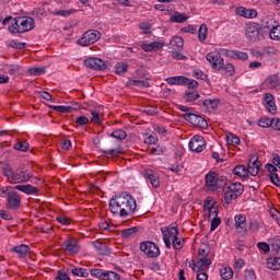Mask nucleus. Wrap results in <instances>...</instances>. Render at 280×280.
<instances>
[{
    "label": "nucleus",
    "mask_w": 280,
    "mask_h": 280,
    "mask_svg": "<svg viewBox=\"0 0 280 280\" xmlns=\"http://www.w3.org/2000/svg\"><path fill=\"white\" fill-rule=\"evenodd\" d=\"M136 209L137 200L127 192H121L109 200V210L113 215L128 218L130 213H135Z\"/></svg>",
    "instance_id": "obj_1"
},
{
    "label": "nucleus",
    "mask_w": 280,
    "mask_h": 280,
    "mask_svg": "<svg viewBox=\"0 0 280 280\" xmlns=\"http://www.w3.org/2000/svg\"><path fill=\"white\" fill-rule=\"evenodd\" d=\"M3 176L8 179L9 183L14 184H23L30 183L32 178H34V172L31 168L19 167L15 171L12 170V166L5 165L3 167Z\"/></svg>",
    "instance_id": "obj_2"
},
{
    "label": "nucleus",
    "mask_w": 280,
    "mask_h": 280,
    "mask_svg": "<svg viewBox=\"0 0 280 280\" xmlns=\"http://www.w3.org/2000/svg\"><path fill=\"white\" fill-rule=\"evenodd\" d=\"M228 178L224 175H220L217 172L210 171L206 175V188L208 191H213L214 194H220L224 191L226 187Z\"/></svg>",
    "instance_id": "obj_3"
},
{
    "label": "nucleus",
    "mask_w": 280,
    "mask_h": 280,
    "mask_svg": "<svg viewBox=\"0 0 280 280\" xmlns=\"http://www.w3.org/2000/svg\"><path fill=\"white\" fill-rule=\"evenodd\" d=\"M34 27V19L31 16H18L14 18L13 22H11L9 32H11V34H25V32H31Z\"/></svg>",
    "instance_id": "obj_4"
},
{
    "label": "nucleus",
    "mask_w": 280,
    "mask_h": 280,
    "mask_svg": "<svg viewBox=\"0 0 280 280\" xmlns=\"http://www.w3.org/2000/svg\"><path fill=\"white\" fill-rule=\"evenodd\" d=\"M244 194V185L242 183H232L228 188L225 189V192L223 195V202L225 205H231L233 200H237L240 196Z\"/></svg>",
    "instance_id": "obj_5"
},
{
    "label": "nucleus",
    "mask_w": 280,
    "mask_h": 280,
    "mask_svg": "<svg viewBox=\"0 0 280 280\" xmlns=\"http://www.w3.org/2000/svg\"><path fill=\"white\" fill-rule=\"evenodd\" d=\"M211 266V258H209V246L202 245L198 252V261L194 264L195 268L199 270H207Z\"/></svg>",
    "instance_id": "obj_6"
},
{
    "label": "nucleus",
    "mask_w": 280,
    "mask_h": 280,
    "mask_svg": "<svg viewBox=\"0 0 280 280\" xmlns=\"http://www.w3.org/2000/svg\"><path fill=\"white\" fill-rule=\"evenodd\" d=\"M102 38V33L97 30H91L85 33L78 39V45L80 47H89L90 45H95Z\"/></svg>",
    "instance_id": "obj_7"
},
{
    "label": "nucleus",
    "mask_w": 280,
    "mask_h": 280,
    "mask_svg": "<svg viewBox=\"0 0 280 280\" xmlns=\"http://www.w3.org/2000/svg\"><path fill=\"white\" fill-rule=\"evenodd\" d=\"M245 36L250 43H259V40L264 38L261 26L257 23H248L245 27Z\"/></svg>",
    "instance_id": "obj_8"
},
{
    "label": "nucleus",
    "mask_w": 280,
    "mask_h": 280,
    "mask_svg": "<svg viewBox=\"0 0 280 280\" xmlns=\"http://www.w3.org/2000/svg\"><path fill=\"white\" fill-rule=\"evenodd\" d=\"M140 250L147 255L150 259L159 257L161 255V249L154 244V242L145 241L140 243Z\"/></svg>",
    "instance_id": "obj_9"
},
{
    "label": "nucleus",
    "mask_w": 280,
    "mask_h": 280,
    "mask_svg": "<svg viewBox=\"0 0 280 280\" xmlns=\"http://www.w3.org/2000/svg\"><path fill=\"white\" fill-rule=\"evenodd\" d=\"M206 60H208L214 71H222L224 69V58H222L220 49L218 52H209L206 56Z\"/></svg>",
    "instance_id": "obj_10"
},
{
    "label": "nucleus",
    "mask_w": 280,
    "mask_h": 280,
    "mask_svg": "<svg viewBox=\"0 0 280 280\" xmlns=\"http://www.w3.org/2000/svg\"><path fill=\"white\" fill-rule=\"evenodd\" d=\"M161 232L166 248H172V242L178 237V229L174 226L162 228Z\"/></svg>",
    "instance_id": "obj_11"
},
{
    "label": "nucleus",
    "mask_w": 280,
    "mask_h": 280,
    "mask_svg": "<svg viewBox=\"0 0 280 280\" xmlns=\"http://www.w3.org/2000/svg\"><path fill=\"white\" fill-rule=\"evenodd\" d=\"M84 65L88 67V69H93L94 71H105V69L108 67L106 61L95 57L85 59Z\"/></svg>",
    "instance_id": "obj_12"
},
{
    "label": "nucleus",
    "mask_w": 280,
    "mask_h": 280,
    "mask_svg": "<svg viewBox=\"0 0 280 280\" xmlns=\"http://www.w3.org/2000/svg\"><path fill=\"white\" fill-rule=\"evenodd\" d=\"M265 27L269 30V38L271 40L280 42V24L275 20L266 22Z\"/></svg>",
    "instance_id": "obj_13"
},
{
    "label": "nucleus",
    "mask_w": 280,
    "mask_h": 280,
    "mask_svg": "<svg viewBox=\"0 0 280 280\" xmlns=\"http://www.w3.org/2000/svg\"><path fill=\"white\" fill-rule=\"evenodd\" d=\"M7 209H11L12 211H16V209H21V195L16 191H12L8 194L7 198Z\"/></svg>",
    "instance_id": "obj_14"
},
{
    "label": "nucleus",
    "mask_w": 280,
    "mask_h": 280,
    "mask_svg": "<svg viewBox=\"0 0 280 280\" xmlns=\"http://www.w3.org/2000/svg\"><path fill=\"white\" fill-rule=\"evenodd\" d=\"M144 178L155 189H159V187H161V177H160V175L156 171H153L151 168L145 170L144 171Z\"/></svg>",
    "instance_id": "obj_15"
},
{
    "label": "nucleus",
    "mask_w": 280,
    "mask_h": 280,
    "mask_svg": "<svg viewBox=\"0 0 280 280\" xmlns=\"http://www.w3.org/2000/svg\"><path fill=\"white\" fill-rule=\"evenodd\" d=\"M220 54L226 58H233L234 60H248V54L237 50H229L226 48H220Z\"/></svg>",
    "instance_id": "obj_16"
},
{
    "label": "nucleus",
    "mask_w": 280,
    "mask_h": 280,
    "mask_svg": "<svg viewBox=\"0 0 280 280\" xmlns=\"http://www.w3.org/2000/svg\"><path fill=\"white\" fill-rule=\"evenodd\" d=\"M206 145L205 138L201 136H195L189 141V148L192 152L200 153L205 150Z\"/></svg>",
    "instance_id": "obj_17"
},
{
    "label": "nucleus",
    "mask_w": 280,
    "mask_h": 280,
    "mask_svg": "<svg viewBox=\"0 0 280 280\" xmlns=\"http://www.w3.org/2000/svg\"><path fill=\"white\" fill-rule=\"evenodd\" d=\"M62 246L66 253H69V255H78V253H80V245H78V240L73 237L65 241Z\"/></svg>",
    "instance_id": "obj_18"
},
{
    "label": "nucleus",
    "mask_w": 280,
    "mask_h": 280,
    "mask_svg": "<svg viewBox=\"0 0 280 280\" xmlns=\"http://www.w3.org/2000/svg\"><path fill=\"white\" fill-rule=\"evenodd\" d=\"M218 106H220V100L218 98H208L201 102V109H203L205 113H215Z\"/></svg>",
    "instance_id": "obj_19"
},
{
    "label": "nucleus",
    "mask_w": 280,
    "mask_h": 280,
    "mask_svg": "<svg viewBox=\"0 0 280 280\" xmlns=\"http://www.w3.org/2000/svg\"><path fill=\"white\" fill-rule=\"evenodd\" d=\"M264 84L270 91H280V77L271 74L265 80Z\"/></svg>",
    "instance_id": "obj_20"
},
{
    "label": "nucleus",
    "mask_w": 280,
    "mask_h": 280,
    "mask_svg": "<svg viewBox=\"0 0 280 280\" xmlns=\"http://www.w3.org/2000/svg\"><path fill=\"white\" fill-rule=\"evenodd\" d=\"M185 119L186 121H190L192 126H197L198 128H207V120L200 115L187 114Z\"/></svg>",
    "instance_id": "obj_21"
},
{
    "label": "nucleus",
    "mask_w": 280,
    "mask_h": 280,
    "mask_svg": "<svg viewBox=\"0 0 280 280\" xmlns=\"http://www.w3.org/2000/svg\"><path fill=\"white\" fill-rule=\"evenodd\" d=\"M165 43L163 42H143L140 47L142 50L150 52V51H159V49H163Z\"/></svg>",
    "instance_id": "obj_22"
},
{
    "label": "nucleus",
    "mask_w": 280,
    "mask_h": 280,
    "mask_svg": "<svg viewBox=\"0 0 280 280\" xmlns=\"http://www.w3.org/2000/svg\"><path fill=\"white\" fill-rule=\"evenodd\" d=\"M264 104L268 113H271V115H275V113H277V104L275 103V96L272 94L266 93L264 95Z\"/></svg>",
    "instance_id": "obj_23"
},
{
    "label": "nucleus",
    "mask_w": 280,
    "mask_h": 280,
    "mask_svg": "<svg viewBox=\"0 0 280 280\" xmlns=\"http://www.w3.org/2000/svg\"><path fill=\"white\" fill-rule=\"evenodd\" d=\"M235 13L238 16H243V19H257V10L255 9H247L244 7H237L235 9Z\"/></svg>",
    "instance_id": "obj_24"
},
{
    "label": "nucleus",
    "mask_w": 280,
    "mask_h": 280,
    "mask_svg": "<svg viewBox=\"0 0 280 280\" xmlns=\"http://www.w3.org/2000/svg\"><path fill=\"white\" fill-rule=\"evenodd\" d=\"M234 226L237 233H247L246 230V214H236L234 217Z\"/></svg>",
    "instance_id": "obj_25"
},
{
    "label": "nucleus",
    "mask_w": 280,
    "mask_h": 280,
    "mask_svg": "<svg viewBox=\"0 0 280 280\" xmlns=\"http://www.w3.org/2000/svg\"><path fill=\"white\" fill-rule=\"evenodd\" d=\"M13 189H16L18 191H22V194H26V196H36V194H38V188L30 184L16 185L13 187Z\"/></svg>",
    "instance_id": "obj_26"
},
{
    "label": "nucleus",
    "mask_w": 280,
    "mask_h": 280,
    "mask_svg": "<svg viewBox=\"0 0 280 280\" xmlns=\"http://www.w3.org/2000/svg\"><path fill=\"white\" fill-rule=\"evenodd\" d=\"M165 82L171 84V86H185V82H187V77L176 75V77H168L165 79Z\"/></svg>",
    "instance_id": "obj_27"
},
{
    "label": "nucleus",
    "mask_w": 280,
    "mask_h": 280,
    "mask_svg": "<svg viewBox=\"0 0 280 280\" xmlns=\"http://www.w3.org/2000/svg\"><path fill=\"white\" fill-rule=\"evenodd\" d=\"M246 171L247 176H257V174H259V161L249 162Z\"/></svg>",
    "instance_id": "obj_28"
},
{
    "label": "nucleus",
    "mask_w": 280,
    "mask_h": 280,
    "mask_svg": "<svg viewBox=\"0 0 280 280\" xmlns=\"http://www.w3.org/2000/svg\"><path fill=\"white\" fill-rule=\"evenodd\" d=\"M12 253L19 255L23 259L30 253V246L22 244L12 248Z\"/></svg>",
    "instance_id": "obj_29"
},
{
    "label": "nucleus",
    "mask_w": 280,
    "mask_h": 280,
    "mask_svg": "<svg viewBox=\"0 0 280 280\" xmlns=\"http://www.w3.org/2000/svg\"><path fill=\"white\" fill-rule=\"evenodd\" d=\"M233 174L235 176H238L243 180H246V178H248V172L246 171V166L245 165H237V166H235L234 170H233Z\"/></svg>",
    "instance_id": "obj_30"
},
{
    "label": "nucleus",
    "mask_w": 280,
    "mask_h": 280,
    "mask_svg": "<svg viewBox=\"0 0 280 280\" xmlns=\"http://www.w3.org/2000/svg\"><path fill=\"white\" fill-rule=\"evenodd\" d=\"M78 9H68V10H58L54 11L52 14L55 16H62L63 19H68V16H73V14H77Z\"/></svg>",
    "instance_id": "obj_31"
},
{
    "label": "nucleus",
    "mask_w": 280,
    "mask_h": 280,
    "mask_svg": "<svg viewBox=\"0 0 280 280\" xmlns=\"http://www.w3.org/2000/svg\"><path fill=\"white\" fill-rule=\"evenodd\" d=\"M95 250L98 253V255H108L110 253V249H108V246L102 242H94L93 244Z\"/></svg>",
    "instance_id": "obj_32"
},
{
    "label": "nucleus",
    "mask_w": 280,
    "mask_h": 280,
    "mask_svg": "<svg viewBox=\"0 0 280 280\" xmlns=\"http://www.w3.org/2000/svg\"><path fill=\"white\" fill-rule=\"evenodd\" d=\"M267 268H269V270H280V257L267 259Z\"/></svg>",
    "instance_id": "obj_33"
},
{
    "label": "nucleus",
    "mask_w": 280,
    "mask_h": 280,
    "mask_svg": "<svg viewBox=\"0 0 280 280\" xmlns=\"http://www.w3.org/2000/svg\"><path fill=\"white\" fill-rule=\"evenodd\" d=\"M171 47L173 49H183L184 45H185V40L183 39V37L180 36H174L172 39H171V43H170Z\"/></svg>",
    "instance_id": "obj_34"
},
{
    "label": "nucleus",
    "mask_w": 280,
    "mask_h": 280,
    "mask_svg": "<svg viewBox=\"0 0 280 280\" xmlns=\"http://www.w3.org/2000/svg\"><path fill=\"white\" fill-rule=\"evenodd\" d=\"M220 277L224 280L233 279V269L231 267H221Z\"/></svg>",
    "instance_id": "obj_35"
},
{
    "label": "nucleus",
    "mask_w": 280,
    "mask_h": 280,
    "mask_svg": "<svg viewBox=\"0 0 280 280\" xmlns=\"http://www.w3.org/2000/svg\"><path fill=\"white\" fill-rule=\"evenodd\" d=\"M189 16L185 13H178L176 12L174 15L171 16V23H185Z\"/></svg>",
    "instance_id": "obj_36"
},
{
    "label": "nucleus",
    "mask_w": 280,
    "mask_h": 280,
    "mask_svg": "<svg viewBox=\"0 0 280 280\" xmlns=\"http://www.w3.org/2000/svg\"><path fill=\"white\" fill-rule=\"evenodd\" d=\"M226 142L228 145H240V137H237L236 135L229 132L226 133Z\"/></svg>",
    "instance_id": "obj_37"
},
{
    "label": "nucleus",
    "mask_w": 280,
    "mask_h": 280,
    "mask_svg": "<svg viewBox=\"0 0 280 280\" xmlns=\"http://www.w3.org/2000/svg\"><path fill=\"white\" fill-rule=\"evenodd\" d=\"M71 273L74 277H81L83 279H86V277H89V270H86L84 268H72Z\"/></svg>",
    "instance_id": "obj_38"
},
{
    "label": "nucleus",
    "mask_w": 280,
    "mask_h": 280,
    "mask_svg": "<svg viewBox=\"0 0 280 280\" xmlns=\"http://www.w3.org/2000/svg\"><path fill=\"white\" fill-rule=\"evenodd\" d=\"M208 28L206 24H201L198 31V38L200 43H205L207 40V34H208Z\"/></svg>",
    "instance_id": "obj_39"
},
{
    "label": "nucleus",
    "mask_w": 280,
    "mask_h": 280,
    "mask_svg": "<svg viewBox=\"0 0 280 280\" xmlns=\"http://www.w3.org/2000/svg\"><path fill=\"white\" fill-rule=\"evenodd\" d=\"M91 277H95L96 279L100 280H105L106 279V270L104 269H92L90 271Z\"/></svg>",
    "instance_id": "obj_40"
},
{
    "label": "nucleus",
    "mask_w": 280,
    "mask_h": 280,
    "mask_svg": "<svg viewBox=\"0 0 280 280\" xmlns=\"http://www.w3.org/2000/svg\"><path fill=\"white\" fill-rule=\"evenodd\" d=\"M200 97V94L196 91L186 92L184 95L185 102H196Z\"/></svg>",
    "instance_id": "obj_41"
},
{
    "label": "nucleus",
    "mask_w": 280,
    "mask_h": 280,
    "mask_svg": "<svg viewBox=\"0 0 280 280\" xmlns=\"http://www.w3.org/2000/svg\"><path fill=\"white\" fill-rule=\"evenodd\" d=\"M14 150H18V152H27V150H30V143L25 141H18L14 144Z\"/></svg>",
    "instance_id": "obj_42"
},
{
    "label": "nucleus",
    "mask_w": 280,
    "mask_h": 280,
    "mask_svg": "<svg viewBox=\"0 0 280 280\" xmlns=\"http://www.w3.org/2000/svg\"><path fill=\"white\" fill-rule=\"evenodd\" d=\"M110 137H113L114 139H118L119 141L126 139V137H128V135H126V131H124V129H116L110 133Z\"/></svg>",
    "instance_id": "obj_43"
},
{
    "label": "nucleus",
    "mask_w": 280,
    "mask_h": 280,
    "mask_svg": "<svg viewBox=\"0 0 280 280\" xmlns=\"http://www.w3.org/2000/svg\"><path fill=\"white\" fill-rule=\"evenodd\" d=\"M5 71L10 73V75H14L21 71V66L19 65H5L4 66Z\"/></svg>",
    "instance_id": "obj_44"
},
{
    "label": "nucleus",
    "mask_w": 280,
    "mask_h": 280,
    "mask_svg": "<svg viewBox=\"0 0 280 280\" xmlns=\"http://www.w3.org/2000/svg\"><path fill=\"white\" fill-rule=\"evenodd\" d=\"M115 72L117 75H122V73H126L128 71V63L126 62H118L115 67Z\"/></svg>",
    "instance_id": "obj_45"
},
{
    "label": "nucleus",
    "mask_w": 280,
    "mask_h": 280,
    "mask_svg": "<svg viewBox=\"0 0 280 280\" xmlns=\"http://www.w3.org/2000/svg\"><path fill=\"white\" fill-rule=\"evenodd\" d=\"M158 142H159V138L156 137L155 133L145 135L144 143H148L149 145H156Z\"/></svg>",
    "instance_id": "obj_46"
},
{
    "label": "nucleus",
    "mask_w": 280,
    "mask_h": 280,
    "mask_svg": "<svg viewBox=\"0 0 280 280\" xmlns=\"http://www.w3.org/2000/svg\"><path fill=\"white\" fill-rule=\"evenodd\" d=\"M259 229H261V223H259V221L252 219L249 221V231L252 233H258Z\"/></svg>",
    "instance_id": "obj_47"
},
{
    "label": "nucleus",
    "mask_w": 280,
    "mask_h": 280,
    "mask_svg": "<svg viewBox=\"0 0 280 280\" xmlns=\"http://www.w3.org/2000/svg\"><path fill=\"white\" fill-rule=\"evenodd\" d=\"M258 126L260 128H271V126H272V118H260L258 120Z\"/></svg>",
    "instance_id": "obj_48"
},
{
    "label": "nucleus",
    "mask_w": 280,
    "mask_h": 280,
    "mask_svg": "<svg viewBox=\"0 0 280 280\" xmlns=\"http://www.w3.org/2000/svg\"><path fill=\"white\" fill-rule=\"evenodd\" d=\"M121 152H124V150L121 148H117V149L106 150L104 151V154L105 156H119Z\"/></svg>",
    "instance_id": "obj_49"
},
{
    "label": "nucleus",
    "mask_w": 280,
    "mask_h": 280,
    "mask_svg": "<svg viewBox=\"0 0 280 280\" xmlns=\"http://www.w3.org/2000/svg\"><path fill=\"white\" fill-rule=\"evenodd\" d=\"M137 231H139V228H137V226L125 229L121 231V235L124 237H131V235H135V233H137Z\"/></svg>",
    "instance_id": "obj_50"
},
{
    "label": "nucleus",
    "mask_w": 280,
    "mask_h": 280,
    "mask_svg": "<svg viewBox=\"0 0 280 280\" xmlns=\"http://www.w3.org/2000/svg\"><path fill=\"white\" fill-rule=\"evenodd\" d=\"M184 86H187V89H198V81L186 78Z\"/></svg>",
    "instance_id": "obj_51"
},
{
    "label": "nucleus",
    "mask_w": 280,
    "mask_h": 280,
    "mask_svg": "<svg viewBox=\"0 0 280 280\" xmlns=\"http://www.w3.org/2000/svg\"><path fill=\"white\" fill-rule=\"evenodd\" d=\"M121 277L114 271H105V280H119Z\"/></svg>",
    "instance_id": "obj_52"
},
{
    "label": "nucleus",
    "mask_w": 280,
    "mask_h": 280,
    "mask_svg": "<svg viewBox=\"0 0 280 280\" xmlns=\"http://www.w3.org/2000/svg\"><path fill=\"white\" fill-rule=\"evenodd\" d=\"M206 215H208V220H211L213 218H218V207L210 208V210L205 211Z\"/></svg>",
    "instance_id": "obj_53"
},
{
    "label": "nucleus",
    "mask_w": 280,
    "mask_h": 280,
    "mask_svg": "<svg viewBox=\"0 0 280 280\" xmlns=\"http://www.w3.org/2000/svg\"><path fill=\"white\" fill-rule=\"evenodd\" d=\"M229 75H235V66L233 63H223V68Z\"/></svg>",
    "instance_id": "obj_54"
},
{
    "label": "nucleus",
    "mask_w": 280,
    "mask_h": 280,
    "mask_svg": "<svg viewBox=\"0 0 280 280\" xmlns=\"http://www.w3.org/2000/svg\"><path fill=\"white\" fill-rule=\"evenodd\" d=\"M192 75L197 79V80H207V74H205V72H202V70L200 69H196L192 71Z\"/></svg>",
    "instance_id": "obj_55"
},
{
    "label": "nucleus",
    "mask_w": 280,
    "mask_h": 280,
    "mask_svg": "<svg viewBox=\"0 0 280 280\" xmlns=\"http://www.w3.org/2000/svg\"><path fill=\"white\" fill-rule=\"evenodd\" d=\"M209 220H211L210 231H215V229H218V226H220V224H222V220H220V218H218V217L209 219Z\"/></svg>",
    "instance_id": "obj_56"
},
{
    "label": "nucleus",
    "mask_w": 280,
    "mask_h": 280,
    "mask_svg": "<svg viewBox=\"0 0 280 280\" xmlns=\"http://www.w3.org/2000/svg\"><path fill=\"white\" fill-rule=\"evenodd\" d=\"M28 72L31 75H43L45 74V68H30Z\"/></svg>",
    "instance_id": "obj_57"
},
{
    "label": "nucleus",
    "mask_w": 280,
    "mask_h": 280,
    "mask_svg": "<svg viewBox=\"0 0 280 280\" xmlns=\"http://www.w3.org/2000/svg\"><path fill=\"white\" fill-rule=\"evenodd\" d=\"M52 108L57 110V113H71V106L57 105L52 106Z\"/></svg>",
    "instance_id": "obj_58"
},
{
    "label": "nucleus",
    "mask_w": 280,
    "mask_h": 280,
    "mask_svg": "<svg viewBox=\"0 0 280 280\" xmlns=\"http://www.w3.org/2000/svg\"><path fill=\"white\" fill-rule=\"evenodd\" d=\"M257 275H255V270L253 269H246L245 270V280H256Z\"/></svg>",
    "instance_id": "obj_59"
},
{
    "label": "nucleus",
    "mask_w": 280,
    "mask_h": 280,
    "mask_svg": "<svg viewBox=\"0 0 280 280\" xmlns=\"http://www.w3.org/2000/svg\"><path fill=\"white\" fill-rule=\"evenodd\" d=\"M269 178H270L271 183L273 185H276V187H280V178H279V175L277 173L269 174Z\"/></svg>",
    "instance_id": "obj_60"
},
{
    "label": "nucleus",
    "mask_w": 280,
    "mask_h": 280,
    "mask_svg": "<svg viewBox=\"0 0 280 280\" xmlns=\"http://www.w3.org/2000/svg\"><path fill=\"white\" fill-rule=\"evenodd\" d=\"M183 164H174L170 167V171L173 172V174L180 175V172H183Z\"/></svg>",
    "instance_id": "obj_61"
},
{
    "label": "nucleus",
    "mask_w": 280,
    "mask_h": 280,
    "mask_svg": "<svg viewBox=\"0 0 280 280\" xmlns=\"http://www.w3.org/2000/svg\"><path fill=\"white\" fill-rule=\"evenodd\" d=\"M172 244L176 250H180V248H183V246H184L183 241H180V238H178V236L174 241H172Z\"/></svg>",
    "instance_id": "obj_62"
},
{
    "label": "nucleus",
    "mask_w": 280,
    "mask_h": 280,
    "mask_svg": "<svg viewBox=\"0 0 280 280\" xmlns=\"http://www.w3.org/2000/svg\"><path fill=\"white\" fill-rule=\"evenodd\" d=\"M75 124H78V126H86L89 118L86 116H80L75 119Z\"/></svg>",
    "instance_id": "obj_63"
},
{
    "label": "nucleus",
    "mask_w": 280,
    "mask_h": 280,
    "mask_svg": "<svg viewBox=\"0 0 280 280\" xmlns=\"http://www.w3.org/2000/svg\"><path fill=\"white\" fill-rule=\"evenodd\" d=\"M271 128L273 130H278L280 132V119L279 118H272Z\"/></svg>",
    "instance_id": "obj_64"
}]
</instances>
